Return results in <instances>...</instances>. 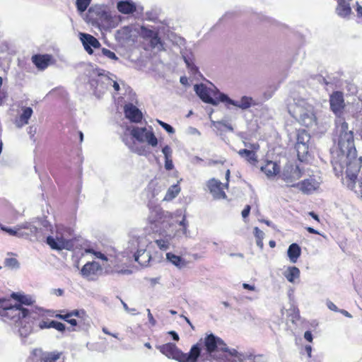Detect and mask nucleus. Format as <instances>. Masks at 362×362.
<instances>
[{
	"mask_svg": "<svg viewBox=\"0 0 362 362\" xmlns=\"http://www.w3.org/2000/svg\"><path fill=\"white\" fill-rule=\"evenodd\" d=\"M336 133L338 135V146L342 155L346 158V175L353 182L349 187L354 189L356 187L357 173L359 171L358 161L356 160V150L354 144V133L349 130L348 124L343 118L336 119Z\"/></svg>",
	"mask_w": 362,
	"mask_h": 362,
	"instance_id": "1",
	"label": "nucleus"
},
{
	"mask_svg": "<svg viewBox=\"0 0 362 362\" xmlns=\"http://www.w3.org/2000/svg\"><path fill=\"white\" fill-rule=\"evenodd\" d=\"M203 344L206 353H201L199 356L203 361L210 360L212 358H217V354L222 351L224 356V358H221L222 362H242L240 356L235 349H228L224 341L213 334H208L204 338Z\"/></svg>",
	"mask_w": 362,
	"mask_h": 362,
	"instance_id": "2",
	"label": "nucleus"
},
{
	"mask_svg": "<svg viewBox=\"0 0 362 362\" xmlns=\"http://www.w3.org/2000/svg\"><path fill=\"white\" fill-rule=\"evenodd\" d=\"M201 344L202 343H197L193 345L189 353H183L173 343H167L157 348L168 358L178 362H197L201 356Z\"/></svg>",
	"mask_w": 362,
	"mask_h": 362,
	"instance_id": "3",
	"label": "nucleus"
},
{
	"mask_svg": "<svg viewBox=\"0 0 362 362\" xmlns=\"http://www.w3.org/2000/svg\"><path fill=\"white\" fill-rule=\"evenodd\" d=\"M292 116L306 127L317 126V117L313 106L304 99L295 100L293 106L289 110Z\"/></svg>",
	"mask_w": 362,
	"mask_h": 362,
	"instance_id": "4",
	"label": "nucleus"
},
{
	"mask_svg": "<svg viewBox=\"0 0 362 362\" xmlns=\"http://www.w3.org/2000/svg\"><path fill=\"white\" fill-rule=\"evenodd\" d=\"M24 325L21 326L19 332L21 336H27L33 331H37L45 327V311L42 308L29 310L24 317Z\"/></svg>",
	"mask_w": 362,
	"mask_h": 362,
	"instance_id": "5",
	"label": "nucleus"
},
{
	"mask_svg": "<svg viewBox=\"0 0 362 362\" xmlns=\"http://www.w3.org/2000/svg\"><path fill=\"white\" fill-rule=\"evenodd\" d=\"M27 313V309L21 305H8L5 301V304L0 309V317L2 321L9 324H21L23 326L24 317Z\"/></svg>",
	"mask_w": 362,
	"mask_h": 362,
	"instance_id": "6",
	"label": "nucleus"
},
{
	"mask_svg": "<svg viewBox=\"0 0 362 362\" xmlns=\"http://www.w3.org/2000/svg\"><path fill=\"white\" fill-rule=\"evenodd\" d=\"M194 90L197 95L206 103L212 105H217L219 102V90L216 88H211L206 87L204 84H196Z\"/></svg>",
	"mask_w": 362,
	"mask_h": 362,
	"instance_id": "7",
	"label": "nucleus"
},
{
	"mask_svg": "<svg viewBox=\"0 0 362 362\" xmlns=\"http://www.w3.org/2000/svg\"><path fill=\"white\" fill-rule=\"evenodd\" d=\"M131 135L139 142H147L153 147L158 145V139L151 127L149 129L146 127H134L131 131Z\"/></svg>",
	"mask_w": 362,
	"mask_h": 362,
	"instance_id": "8",
	"label": "nucleus"
},
{
	"mask_svg": "<svg viewBox=\"0 0 362 362\" xmlns=\"http://www.w3.org/2000/svg\"><path fill=\"white\" fill-rule=\"evenodd\" d=\"M280 176L288 185L295 187L294 182L301 177V170L298 166L287 163L285 165Z\"/></svg>",
	"mask_w": 362,
	"mask_h": 362,
	"instance_id": "9",
	"label": "nucleus"
},
{
	"mask_svg": "<svg viewBox=\"0 0 362 362\" xmlns=\"http://www.w3.org/2000/svg\"><path fill=\"white\" fill-rule=\"evenodd\" d=\"M148 244V241L144 237L137 239L138 249L134 255V259L142 266H147L151 259L150 252L146 250Z\"/></svg>",
	"mask_w": 362,
	"mask_h": 362,
	"instance_id": "10",
	"label": "nucleus"
},
{
	"mask_svg": "<svg viewBox=\"0 0 362 362\" xmlns=\"http://www.w3.org/2000/svg\"><path fill=\"white\" fill-rule=\"evenodd\" d=\"M47 245H49L52 250H62L64 249L70 250L73 247L71 240H66L58 233L55 237L49 235L47 237Z\"/></svg>",
	"mask_w": 362,
	"mask_h": 362,
	"instance_id": "11",
	"label": "nucleus"
},
{
	"mask_svg": "<svg viewBox=\"0 0 362 362\" xmlns=\"http://www.w3.org/2000/svg\"><path fill=\"white\" fill-rule=\"evenodd\" d=\"M219 100L222 103H226V105H232L242 110H247L252 105V98L247 96H243L240 101H236L230 99L225 93H219Z\"/></svg>",
	"mask_w": 362,
	"mask_h": 362,
	"instance_id": "12",
	"label": "nucleus"
},
{
	"mask_svg": "<svg viewBox=\"0 0 362 362\" xmlns=\"http://www.w3.org/2000/svg\"><path fill=\"white\" fill-rule=\"evenodd\" d=\"M321 180L320 178L317 179L315 176H310L309 178L298 182L297 186L300 191L304 194H311L319 188Z\"/></svg>",
	"mask_w": 362,
	"mask_h": 362,
	"instance_id": "13",
	"label": "nucleus"
},
{
	"mask_svg": "<svg viewBox=\"0 0 362 362\" xmlns=\"http://www.w3.org/2000/svg\"><path fill=\"white\" fill-rule=\"evenodd\" d=\"M221 185L222 183L215 178H212L207 182V187L214 199H221L226 198V194L223 191Z\"/></svg>",
	"mask_w": 362,
	"mask_h": 362,
	"instance_id": "14",
	"label": "nucleus"
},
{
	"mask_svg": "<svg viewBox=\"0 0 362 362\" xmlns=\"http://www.w3.org/2000/svg\"><path fill=\"white\" fill-rule=\"evenodd\" d=\"M33 113V111L30 107L23 106L14 119L15 125L18 128H21L28 124Z\"/></svg>",
	"mask_w": 362,
	"mask_h": 362,
	"instance_id": "15",
	"label": "nucleus"
},
{
	"mask_svg": "<svg viewBox=\"0 0 362 362\" xmlns=\"http://www.w3.org/2000/svg\"><path fill=\"white\" fill-rule=\"evenodd\" d=\"M80 39L86 51L91 54L93 51L92 47L98 48L100 46L99 41L93 35L86 33H80Z\"/></svg>",
	"mask_w": 362,
	"mask_h": 362,
	"instance_id": "16",
	"label": "nucleus"
},
{
	"mask_svg": "<svg viewBox=\"0 0 362 362\" xmlns=\"http://www.w3.org/2000/svg\"><path fill=\"white\" fill-rule=\"evenodd\" d=\"M127 118L133 122H139L142 119V113L135 105L132 103L125 105L124 107Z\"/></svg>",
	"mask_w": 362,
	"mask_h": 362,
	"instance_id": "17",
	"label": "nucleus"
},
{
	"mask_svg": "<svg viewBox=\"0 0 362 362\" xmlns=\"http://www.w3.org/2000/svg\"><path fill=\"white\" fill-rule=\"evenodd\" d=\"M104 83L105 75L102 73L98 74V78H92L90 81V87L93 88L94 94L98 97H100L105 92V87L103 86Z\"/></svg>",
	"mask_w": 362,
	"mask_h": 362,
	"instance_id": "18",
	"label": "nucleus"
},
{
	"mask_svg": "<svg viewBox=\"0 0 362 362\" xmlns=\"http://www.w3.org/2000/svg\"><path fill=\"white\" fill-rule=\"evenodd\" d=\"M102 267L99 263L96 262H87L81 269V273L84 277L89 278L95 275L98 272L101 271Z\"/></svg>",
	"mask_w": 362,
	"mask_h": 362,
	"instance_id": "19",
	"label": "nucleus"
},
{
	"mask_svg": "<svg viewBox=\"0 0 362 362\" xmlns=\"http://www.w3.org/2000/svg\"><path fill=\"white\" fill-rule=\"evenodd\" d=\"M344 98L343 95L339 92L333 93L330 97V107L332 110L337 114L344 107Z\"/></svg>",
	"mask_w": 362,
	"mask_h": 362,
	"instance_id": "20",
	"label": "nucleus"
},
{
	"mask_svg": "<svg viewBox=\"0 0 362 362\" xmlns=\"http://www.w3.org/2000/svg\"><path fill=\"white\" fill-rule=\"evenodd\" d=\"M37 232V228L31 224L19 226V238L30 239L32 237L36 236Z\"/></svg>",
	"mask_w": 362,
	"mask_h": 362,
	"instance_id": "21",
	"label": "nucleus"
},
{
	"mask_svg": "<svg viewBox=\"0 0 362 362\" xmlns=\"http://www.w3.org/2000/svg\"><path fill=\"white\" fill-rule=\"evenodd\" d=\"M338 5L336 8L337 13L341 17H346L351 14V8L349 2L351 0H337Z\"/></svg>",
	"mask_w": 362,
	"mask_h": 362,
	"instance_id": "22",
	"label": "nucleus"
},
{
	"mask_svg": "<svg viewBox=\"0 0 362 362\" xmlns=\"http://www.w3.org/2000/svg\"><path fill=\"white\" fill-rule=\"evenodd\" d=\"M300 270L295 266L288 267L283 273L284 276L291 283L300 277Z\"/></svg>",
	"mask_w": 362,
	"mask_h": 362,
	"instance_id": "23",
	"label": "nucleus"
},
{
	"mask_svg": "<svg viewBox=\"0 0 362 362\" xmlns=\"http://www.w3.org/2000/svg\"><path fill=\"white\" fill-rule=\"evenodd\" d=\"M287 254L290 261L292 263H296L300 256L301 249L296 243H292L288 248Z\"/></svg>",
	"mask_w": 362,
	"mask_h": 362,
	"instance_id": "24",
	"label": "nucleus"
},
{
	"mask_svg": "<svg viewBox=\"0 0 362 362\" xmlns=\"http://www.w3.org/2000/svg\"><path fill=\"white\" fill-rule=\"evenodd\" d=\"M238 153L241 158H245L250 164L255 165L257 162V156L255 151L240 149L238 151Z\"/></svg>",
	"mask_w": 362,
	"mask_h": 362,
	"instance_id": "25",
	"label": "nucleus"
},
{
	"mask_svg": "<svg viewBox=\"0 0 362 362\" xmlns=\"http://www.w3.org/2000/svg\"><path fill=\"white\" fill-rule=\"evenodd\" d=\"M166 259L178 269H182L187 265V262L183 258L171 252L166 254Z\"/></svg>",
	"mask_w": 362,
	"mask_h": 362,
	"instance_id": "26",
	"label": "nucleus"
},
{
	"mask_svg": "<svg viewBox=\"0 0 362 362\" xmlns=\"http://www.w3.org/2000/svg\"><path fill=\"white\" fill-rule=\"evenodd\" d=\"M84 314L85 312L83 310H74L71 312H68L65 315L57 314L54 315L53 311L47 310V315H49L51 317L55 316L56 317L62 320H66L67 318H70L73 316L81 317Z\"/></svg>",
	"mask_w": 362,
	"mask_h": 362,
	"instance_id": "27",
	"label": "nucleus"
},
{
	"mask_svg": "<svg viewBox=\"0 0 362 362\" xmlns=\"http://www.w3.org/2000/svg\"><path fill=\"white\" fill-rule=\"evenodd\" d=\"M261 170L267 175V177H272L279 173V167L276 163L273 161H268L265 165L261 168Z\"/></svg>",
	"mask_w": 362,
	"mask_h": 362,
	"instance_id": "28",
	"label": "nucleus"
},
{
	"mask_svg": "<svg viewBox=\"0 0 362 362\" xmlns=\"http://www.w3.org/2000/svg\"><path fill=\"white\" fill-rule=\"evenodd\" d=\"M117 8L119 12L124 14L132 13L136 10V6L133 3L124 1H119Z\"/></svg>",
	"mask_w": 362,
	"mask_h": 362,
	"instance_id": "29",
	"label": "nucleus"
},
{
	"mask_svg": "<svg viewBox=\"0 0 362 362\" xmlns=\"http://www.w3.org/2000/svg\"><path fill=\"white\" fill-rule=\"evenodd\" d=\"M11 296L12 298L18 301V304H17L16 305H21V307H23V305H31L33 304V300L28 296L18 293H13L11 295Z\"/></svg>",
	"mask_w": 362,
	"mask_h": 362,
	"instance_id": "30",
	"label": "nucleus"
},
{
	"mask_svg": "<svg viewBox=\"0 0 362 362\" xmlns=\"http://www.w3.org/2000/svg\"><path fill=\"white\" fill-rule=\"evenodd\" d=\"M29 362H45V355L41 349H35L33 351L28 359Z\"/></svg>",
	"mask_w": 362,
	"mask_h": 362,
	"instance_id": "31",
	"label": "nucleus"
},
{
	"mask_svg": "<svg viewBox=\"0 0 362 362\" xmlns=\"http://www.w3.org/2000/svg\"><path fill=\"white\" fill-rule=\"evenodd\" d=\"M180 187H179L178 185H173L172 186H170L165 197H164V199L163 200L164 201H171L172 199H173L174 198H175L177 197V195L180 193Z\"/></svg>",
	"mask_w": 362,
	"mask_h": 362,
	"instance_id": "32",
	"label": "nucleus"
},
{
	"mask_svg": "<svg viewBox=\"0 0 362 362\" xmlns=\"http://www.w3.org/2000/svg\"><path fill=\"white\" fill-rule=\"evenodd\" d=\"M296 149L298 159L304 160L308 153L309 145L296 144Z\"/></svg>",
	"mask_w": 362,
	"mask_h": 362,
	"instance_id": "33",
	"label": "nucleus"
},
{
	"mask_svg": "<svg viewBox=\"0 0 362 362\" xmlns=\"http://www.w3.org/2000/svg\"><path fill=\"white\" fill-rule=\"evenodd\" d=\"M254 235L256 238L257 245L262 250L264 247L263 239L264 238V233L259 229L258 227L254 228Z\"/></svg>",
	"mask_w": 362,
	"mask_h": 362,
	"instance_id": "34",
	"label": "nucleus"
},
{
	"mask_svg": "<svg viewBox=\"0 0 362 362\" xmlns=\"http://www.w3.org/2000/svg\"><path fill=\"white\" fill-rule=\"evenodd\" d=\"M310 140V134L305 130H303L299 132L298 134L296 144L309 145L308 143Z\"/></svg>",
	"mask_w": 362,
	"mask_h": 362,
	"instance_id": "35",
	"label": "nucleus"
},
{
	"mask_svg": "<svg viewBox=\"0 0 362 362\" xmlns=\"http://www.w3.org/2000/svg\"><path fill=\"white\" fill-rule=\"evenodd\" d=\"M33 62L40 69L45 68V55L35 54L32 57Z\"/></svg>",
	"mask_w": 362,
	"mask_h": 362,
	"instance_id": "36",
	"label": "nucleus"
},
{
	"mask_svg": "<svg viewBox=\"0 0 362 362\" xmlns=\"http://www.w3.org/2000/svg\"><path fill=\"white\" fill-rule=\"evenodd\" d=\"M108 75H105V83H106L107 85H112L114 88L115 90L119 91L120 88L119 83L114 79L116 78V76L110 72L107 73Z\"/></svg>",
	"mask_w": 362,
	"mask_h": 362,
	"instance_id": "37",
	"label": "nucleus"
},
{
	"mask_svg": "<svg viewBox=\"0 0 362 362\" xmlns=\"http://www.w3.org/2000/svg\"><path fill=\"white\" fill-rule=\"evenodd\" d=\"M167 214H168V212L163 211L161 208L156 207L151 211V216H153V214H155V217L153 218V221H159L163 217L166 216Z\"/></svg>",
	"mask_w": 362,
	"mask_h": 362,
	"instance_id": "38",
	"label": "nucleus"
},
{
	"mask_svg": "<svg viewBox=\"0 0 362 362\" xmlns=\"http://www.w3.org/2000/svg\"><path fill=\"white\" fill-rule=\"evenodd\" d=\"M4 266L9 269H18L20 266V264L18 259L14 257H7L4 260Z\"/></svg>",
	"mask_w": 362,
	"mask_h": 362,
	"instance_id": "39",
	"label": "nucleus"
},
{
	"mask_svg": "<svg viewBox=\"0 0 362 362\" xmlns=\"http://www.w3.org/2000/svg\"><path fill=\"white\" fill-rule=\"evenodd\" d=\"M47 328H54L59 332H63L66 329V326L64 324L60 322L52 320L49 322H47Z\"/></svg>",
	"mask_w": 362,
	"mask_h": 362,
	"instance_id": "40",
	"label": "nucleus"
},
{
	"mask_svg": "<svg viewBox=\"0 0 362 362\" xmlns=\"http://www.w3.org/2000/svg\"><path fill=\"white\" fill-rule=\"evenodd\" d=\"M0 229L10 235L19 237V226H17L15 228H10L0 223Z\"/></svg>",
	"mask_w": 362,
	"mask_h": 362,
	"instance_id": "41",
	"label": "nucleus"
},
{
	"mask_svg": "<svg viewBox=\"0 0 362 362\" xmlns=\"http://www.w3.org/2000/svg\"><path fill=\"white\" fill-rule=\"evenodd\" d=\"M90 1L91 0H76V4L77 9L80 12L85 11L90 4Z\"/></svg>",
	"mask_w": 362,
	"mask_h": 362,
	"instance_id": "42",
	"label": "nucleus"
},
{
	"mask_svg": "<svg viewBox=\"0 0 362 362\" xmlns=\"http://www.w3.org/2000/svg\"><path fill=\"white\" fill-rule=\"evenodd\" d=\"M90 13H95L97 14V16H100V18H107V13L102 9L101 7L95 6V7H90L89 8Z\"/></svg>",
	"mask_w": 362,
	"mask_h": 362,
	"instance_id": "43",
	"label": "nucleus"
},
{
	"mask_svg": "<svg viewBox=\"0 0 362 362\" xmlns=\"http://www.w3.org/2000/svg\"><path fill=\"white\" fill-rule=\"evenodd\" d=\"M62 354L59 351L47 353V362H55L60 358Z\"/></svg>",
	"mask_w": 362,
	"mask_h": 362,
	"instance_id": "44",
	"label": "nucleus"
},
{
	"mask_svg": "<svg viewBox=\"0 0 362 362\" xmlns=\"http://www.w3.org/2000/svg\"><path fill=\"white\" fill-rule=\"evenodd\" d=\"M101 53L103 56L107 57L108 59H110L112 60H117L118 57L116 56L115 52L110 51L108 49L103 48L101 49Z\"/></svg>",
	"mask_w": 362,
	"mask_h": 362,
	"instance_id": "45",
	"label": "nucleus"
},
{
	"mask_svg": "<svg viewBox=\"0 0 362 362\" xmlns=\"http://www.w3.org/2000/svg\"><path fill=\"white\" fill-rule=\"evenodd\" d=\"M183 59H184V61H185L187 66L189 69H191V71L194 74H196L198 71V68L194 64V63L192 62V60L185 56L183 57Z\"/></svg>",
	"mask_w": 362,
	"mask_h": 362,
	"instance_id": "46",
	"label": "nucleus"
},
{
	"mask_svg": "<svg viewBox=\"0 0 362 362\" xmlns=\"http://www.w3.org/2000/svg\"><path fill=\"white\" fill-rule=\"evenodd\" d=\"M85 252L93 254L97 258L101 259L104 261L107 260V257L104 254L101 253L100 252H95L93 249H90V248L86 249Z\"/></svg>",
	"mask_w": 362,
	"mask_h": 362,
	"instance_id": "47",
	"label": "nucleus"
},
{
	"mask_svg": "<svg viewBox=\"0 0 362 362\" xmlns=\"http://www.w3.org/2000/svg\"><path fill=\"white\" fill-rule=\"evenodd\" d=\"M158 123L169 134H174L175 129L174 128L170 126V124L162 122L160 120H158Z\"/></svg>",
	"mask_w": 362,
	"mask_h": 362,
	"instance_id": "48",
	"label": "nucleus"
},
{
	"mask_svg": "<svg viewBox=\"0 0 362 362\" xmlns=\"http://www.w3.org/2000/svg\"><path fill=\"white\" fill-rule=\"evenodd\" d=\"M162 152L164 155L165 159H168L172 157L173 151L169 146H165L162 149Z\"/></svg>",
	"mask_w": 362,
	"mask_h": 362,
	"instance_id": "49",
	"label": "nucleus"
},
{
	"mask_svg": "<svg viewBox=\"0 0 362 362\" xmlns=\"http://www.w3.org/2000/svg\"><path fill=\"white\" fill-rule=\"evenodd\" d=\"M244 146L246 147L245 149L252 150L257 152L259 149V145L257 143H248L244 142Z\"/></svg>",
	"mask_w": 362,
	"mask_h": 362,
	"instance_id": "50",
	"label": "nucleus"
},
{
	"mask_svg": "<svg viewBox=\"0 0 362 362\" xmlns=\"http://www.w3.org/2000/svg\"><path fill=\"white\" fill-rule=\"evenodd\" d=\"M132 151L134 153H136L139 156H146L147 155V151L145 147H137V148H132Z\"/></svg>",
	"mask_w": 362,
	"mask_h": 362,
	"instance_id": "51",
	"label": "nucleus"
},
{
	"mask_svg": "<svg viewBox=\"0 0 362 362\" xmlns=\"http://www.w3.org/2000/svg\"><path fill=\"white\" fill-rule=\"evenodd\" d=\"M156 243L161 250H167L168 247V242L166 240L160 239L156 240Z\"/></svg>",
	"mask_w": 362,
	"mask_h": 362,
	"instance_id": "52",
	"label": "nucleus"
},
{
	"mask_svg": "<svg viewBox=\"0 0 362 362\" xmlns=\"http://www.w3.org/2000/svg\"><path fill=\"white\" fill-rule=\"evenodd\" d=\"M213 124L215 127L218 128V126L220 124L224 125L228 130L233 131V129L231 125L227 124L226 122L223 121L213 122Z\"/></svg>",
	"mask_w": 362,
	"mask_h": 362,
	"instance_id": "53",
	"label": "nucleus"
},
{
	"mask_svg": "<svg viewBox=\"0 0 362 362\" xmlns=\"http://www.w3.org/2000/svg\"><path fill=\"white\" fill-rule=\"evenodd\" d=\"M165 168L167 170H170L173 168V160H172V158H168V159H165Z\"/></svg>",
	"mask_w": 362,
	"mask_h": 362,
	"instance_id": "54",
	"label": "nucleus"
},
{
	"mask_svg": "<svg viewBox=\"0 0 362 362\" xmlns=\"http://www.w3.org/2000/svg\"><path fill=\"white\" fill-rule=\"evenodd\" d=\"M326 304H327V308L329 310L335 311V312L339 311V309H338V308L336 306V305L334 303H332V301L327 300Z\"/></svg>",
	"mask_w": 362,
	"mask_h": 362,
	"instance_id": "55",
	"label": "nucleus"
},
{
	"mask_svg": "<svg viewBox=\"0 0 362 362\" xmlns=\"http://www.w3.org/2000/svg\"><path fill=\"white\" fill-rule=\"evenodd\" d=\"M180 225L183 227V228H182L183 234L187 235V223L186 222V219H185V216L182 218V220L180 222Z\"/></svg>",
	"mask_w": 362,
	"mask_h": 362,
	"instance_id": "56",
	"label": "nucleus"
},
{
	"mask_svg": "<svg viewBox=\"0 0 362 362\" xmlns=\"http://www.w3.org/2000/svg\"><path fill=\"white\" fill-rule=\"evenodd\" d=\"M250 211V206L247 205L242 211V216L245 218L249 216Z\"/></svg>",
	"mask_w": 362,
	"mask_h": 362,
	"instance_id": "57",
	"label": "nucleus"
},
{
	"mask_svg": "<svg viewBox=\"0 0 362 362\" xmlns=\"http://www.w3.org/2000/svg\"><path fill=\"white\" fill-rule=\"evenodd\" d=\"M3 83L2 78L0 76V105L3 103L4 99L5 98L4 93L1 91V86Z\"/></svg>",
	"mask_w": 362,
	"mask_h": 362,
	"instance_id": "58",
	"label": "nucleus"
},
{
	"mask_svg": "<svg viewBox=\"0 0 362 362\" xmlns=\"http://www.w3.org/2000/svg\"><path fill=\"white\" fill-rule=\"evenodd\" d=\"M147 313H148V318L149 322L151 324V325L154 326L156 325V322L154 320V318L151 313L150 309H147Z\"/></svg>",
	"mask_w": 362,
	"mask_h": 362,
	"instance_id": "59",
	"label": "nucleus"
},
{
	"mask_svg": "<svg viewBox=\"0 0 362 362\" xmlns=\"http://www.w3.org/2000/svg\"><path fill=\"white\" fill-rule=\"evenodd\" d=\"M50 293L52 294H54V295H56V296H61L63 295L64 293V291L61 288H57V289H52Z\"/></svg>",
	"mask_w": 362,
	"mask_h": 362,
	"instance_id": "60",
	"label": "nucleus"
},
{
	"mask_svg": "<svg viewBox=\"0 0 362 362\" xmlns=\"http://www.w3.org/2000/svg\"><path fill=\"white\" fill-rule=\"evenodd\" d=\"M56 60L51 55L47 54V66L55 64Z\"/></svg>",
	"mask_w": 362,
	"mask_h": 362,
	"instance_id": "61",
	"label": "nucleus"
},
{
	"mask_svg": "<svg viewBox=\"0 0 362 362\" xmlns=\"http://www.w3.org/2000/svg\"><path fill=\"white\" fill-rule=\"evenodd\" d=\"M304 338H305L307 341H308L311 342V341H313V335H312L311 332H310V331H306V332H305V334H304Z\"/></svg>",
	"mask_w": 362,
	"mask_h": 362,
	"instance_id": "62",
	"label": "nucleus"
},
{
	"mask_svg": "<svg viewBox=\"0 0 362 362\" xmlns=\"http://www.w3.org/2000/svg\"><path fill=\"white\" fill-rule=\"evenodd\" d=\"M168 334L172 336L173 340L177 341H179L180 338H179V336H178V334H177V333L176 332H175V331H170L168 332Z\"/></svg>",
	"mask_w": 362,
	"mask_h": 362,
	"instance_id": "63",
	"label": "nucleus"
},
{
	"mask_svg": "<svg viewBox=\"0 0 362 362\" xmlns=\"http://www.w3.org/2000/svg\"><path fill=\"white\" fill-rule=\"evenodd\" d=\"M149 282L151 283V285L152 286H155L156 284L159 283V278H150L148 279Z\"/></svg>",
	"mask_w": 362,
	"mask_h": 362,
	"instance_id": "64",
	"label": "nucleus"
}]
</instances>
